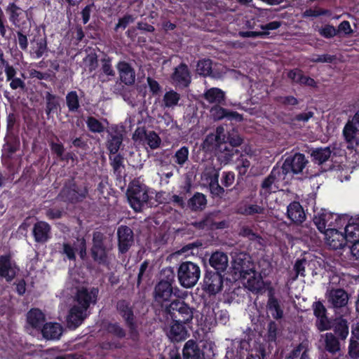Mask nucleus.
I'll return each mask as SVG.
<instances>
[{
	"instance_id": "nucleus-37",
	"label": "nucleus",
	"mask_w": 359,
	"mask_h": 359,
	"mask_svg": "<svg viewBox=\"0 0 359 359\" xmlns=\"http://www.w3.org/2000/svg\"><path fill=\"white\" fill-rule=\"evenodd\" d=\"M46 108L45 111L48 116L57 111L60 107L59 97L49 91L45 93Z\"/></svg>"
},
{
	"instance_id": "nucleus-7",
	"label": "nucleus",
	"mask_w": 359,
	"mask_h": 359,
	"mask_svg": "<svg viewBox=\"0 0 359 359\" xmlns=\"http://www.w3.org/2000/svg\"><path fill=\"white\" fill-rule=\"evenodd\" d=\"M180 290L177 287L170 286L165 283L158 282L154 287L153 297L154 303L160 306L163 311L167 304H169L172 300V297H179L177 294Z\"/></svg>"
},
{
	"instance_id": "nucleus-31",
	"label": "nucleus",
	"mask_w": 359,
	"mask_h": 359,
	"mask_svg": "<svg viewBox=\"0 0 359 359\" xmlns=\"http://www.w3.org/2000/svg\"><path fill=\"white\" fill-rule=\"evenodd\" d=\"M182 355L184 359H200L201 351L195 340L189 339L184 346Z\"/></svg>"
},
{
	"instance_id": "nucleus-63",
	"label": "nucleus",
	"mask_w": 359,
	"mask_h": 359,
	"mask_svg": "<svg viewBox=\"0 0 359 359\" xmlns=\"http://www.w3.org/2000/svg\"><path fill=\"white\" fill-rule=\"evenodd\" d=\"M337 32L332 25H327L320 30V34L326 39H330L336 36Z\"/></svg>"
},
{
	"instance_id": "nucleus-33",
	"label": "nucleus",
	"mask_w": 359,
	"mask_h": 359,
	"mask_svg": "<svg viewBox=\"0 0 359 359\" xmlns=\"http://www.w3.org/2000/svg\"><path fill=\"white\" fill-rule=\"evenodd\" d=\"M204 99L210 104H221L225 102L224 92L218 88H211L203 94Z\"/></svg>"
},
{
	"instance_id": "nucleus-45",
	"label": "nucleus",
	"mask_w": 359,
	"mask_h": 359,
	"mask_svg": "<svg viewBox=\"0 0 359 359\" xmlns=\"http://www.w3.org/2000/svg\"><path fill=\"white\" fill-rule=\"evenodd\" d=\"M334 335L341 340H344L348 334V325L345 319H340L334 327Z\"/></svg>"
},
{
	"instance_id": "nucleus-28",
	"label": "nucleus",
	"mask_w": 359,
	"mask_h": 359,
	"mask_svg": "<svg viewBox=\"0 0 359 359\" xmlns=\"http://www.w3.org/2000/svg\"><path fill=\"white\" fill-rule=\"evenodd\" d=\"M287 214L288 218L294 224H302L306 219V215L301 203H289Z\"/></svg>"
},
{
	"instance_id": "nucleus-46",
	"label": "nucleus",
	"mask_w": 359,
	"mask_h": 359,
	"mask_svg": "<svg viewBox=\"0 0 359 359\" xmlns=\"http://www.w3.org/2000/svg\"><path fill=\"white\" fill-rule=\"evenodd\" d=\"M212 62L210 59L200 60L196 66L197 73L203 76H211L212 73Z\"/></svg>"
},
{
	"instance_id": "nucleus-23",
	"label": "nucleus",
	"mask_w": 359,
	"mask_h": 359,
	"mask_svg": "<svg viewBox=\"0 0 359 359\" xmlns=\"http://www.w3.org/2000/svg\"><path fill=\"white\" fill-rule=\"evenodd\" d=\"M226 140V135L222 127H217L215 133L208 135L203 142V148L206 150H215Z\"/></svg>"
},
{
	"instance_id": "nucleus-60",
	"label": "nucleus",
	"mask_w": 359,
	"mask_h": 359,
	"mask_svg": "<svg viewBox=\"0 0 359 359\" xmlns=\"http://www.w3.org/2000/svg\"><path fill=\"white\" fill-rule=\"evenodd\" d=\"M348 354L353 359H359V342L351 339L348 346Z\"/></svg>"
},
{
	"instance_id": "nucleus-34",
	"label": "nucleus",
	"mask_w": 359,
	"mask_h": 359,
	"mask_svg": "<svg viewBox=\"0 0 359 359\" xmlns=\"http://www.w3.org/2000/svg\"><path fill=\"white\" fill-rule=\"evenodd\" d=\"M93 259L100 265H108V254L105 245L92 246L90 249Z\"/></svg>"
},
{
	"instance_id": "nucleus-10",
	"label": "nucleus",
	"mask_w": 359,
	"mask_h": 359,
	"mask_svg": "<svg viewBox=\"0 0 359 359\" xmlns=\"http://www.w3.org/2000/svg\"><path fill=\"white\" fill-rule=\"evenodd\" d=\"M224 273L207 269L203 278V290L209 294H216L223 288Z\"/></svg>"
},
{
	"instance_id": "nucleus-4",
	"label": "nucleus",
	"mask_w": 359,
	"mask_h": 359,
	"mask_svg": "<svg viewBox=\"0 0 359 359\" xmlns=\"http://www.w3.org/2000/svg\"><path fill=\"white\" fill-rule=\"evenodd\" d=\"M163 312L170 316L173 322L191 323L194 318L193 309L184 301L175 299L165 306Z\"/></svg>"
},
{
	"instance_id": "nucleus-11",
	"label": "nucleus",
	"mask_w": 359,
	"mask_h": 359,
	"mask_svg": "<svg viewBox=\"0 0 359 359\" xmlns=\"http://www.w3.org/2000/svg\"><path fill=\"white\" fill-rule=\"evenodd\" d=\"M98 294L97 287H93L90 290L81 287L76 293L74 305L87 312L91 304L97 303Z\"/></svg>"
},
{
	"instance_id": "nucleus-40",
	"label": "nucleus",
	"mask_w": 359,
	"mask_h": 359,
	"mask_svg": "<svg viewBox=\"0 0 359 359\" xmlns=\"http://www.w3.org/2000/svg\"><path fill=\"white\" fill-rule=\"evenodd\" d=\"M65 100L69 112H76L79 111L81 106L76 91L72 90L68 92L66 95Z\"/></svg>"
},
{
	"instance_id": "nucleus-25",
	"label": "nucleus",
	"mask_w": 359,
	"mask_h": 359,
	"mask_svg": "<svg viewBox=\"0 0 359 359\" xmlns=\"http://www.w3.org/2000/svg\"><path fill=\"white\" fill-rule=\"evenodd\" d=\"M120 79L126 86H133L135 82V72L131 65L126 61H119L116 65Z\"/></svg>"
},
{
	"instance_id": "nucleus-54",
	"label": "nucleus",
	"mask_w": 359,
	"mask_h": 359,
	"mask_svg": "<svg viewBox=\"0 0 359 359\" xmlns=\"http://www.w3.org/2000/svg\"><path fill=\"white\" fill-rule=\"evenodd\" d=\"M210 115L215 121L222 120L225 118V116H226L227 109L223 108L219 104H215L212 107L210 110Z\"/></svg>"
},
{
	"instance_id": "nucleus-1",
	"label": "nucleus",
	"mask_w": 359,
	"mask_h": 359,
	"mask_svg": "<svg viewBox=\"0 0 359 359\" xmlns=\"http://www.w3.org/2000/svg\"><path fill=\"white\" fill-rule=\"evenodd\" d=\"M116 314L128 328V339L135 343L140 341L138 320L135 313V307L130 300L118 299L114 304Z\"/></svg>"
},
{
	"instance_id": "nucleus-9",
	"label": "nucleus",
	"mask_w": 359,
	"mask_h": 359,
	"mask_svg": "<svg viewBox=\"0 0 359 359\" xmlns=\"http://www.w3.org/2000/svg\"><path fill=\"white\" fill-rule=\"evenodd\" d=\"M128 202H149L152 198L149 189L137 180L131 181L126 191Z\"/></svg>"
},
{
	"instance_id": "nucleus-20",
	"label": "nucleus",
	"mask_w": 359,
	"mask_h": 359,
	"mask_svg": "<svg viewBox=\"0 0 359 359\" xmlns=\"http://www.w3.org/2000/svg\"><path fill=\"white\" fill-rule=\"evenodd\" d=\"M32 235L35 242L46 243L51 238V226L44 221H39L34 224Z\"/></svg>"
},
{
	"instance_id": "nucleus-13",
	"label": "nucleus",
	"mask_w": 359,
	"mask_h": 359,
	"mask_svg": "<svg viewBox=\"0 0 359 359\" xmlns=\"http://www.w3.org/2000/svg\"><path fill=\"white\" fill-rule=\"evenodd\" d=\"M172 84L179 89H184L189 86L191 82V76L188 66L180 63L177 66L170 76Z\"/></svg>"
},
{
	"instance_id": "nucleus-39",
	"label": "nucleus",
	"mask_w": 359,
	"mask_h": 359,
	"mask_svg": "<svg viewBox=\"0 0 359 359\" xmlns=\"http://www.w3.org/2000/svg\"><path fill=\"white\" fill-rule=\"evenodd\" d=\"M62 248L59 250V253L62 255H65L67 259L69 261H76L77 252L76 243L74 242H64L61 245Z\"/></svg>"
},
{
	"instance_id": "nucleus-24",
	"label": "nucleus",
	"mask_w": 359,
	"mask_h": 359,
	"mask_svg": "<svg viewBox=\"0 0 359 359\" xmlns=\"http://www.w3.org/2000/svg\"><path fill=\"white\" fill-rule=\"evenodd\" d=\"M359 129L355 125L348 121L343 129V135L348 144V149L357 150L359 146V138L358 134Z\"/></svg>"
},
{
	"instance_id": "nucleus-52",
	"label": "nucleus",
	"mask_w": 359,
	"mask_h": 359,
	"mask_svg": "<svg viewBox=\"0 0 359 359\" xmlns=\"http://www.w3.org/2000/svg\"><path fill=\"white\" fill-rule=\"evenodd\" d=\"M86 125L88 130L92 133H101L104 130L103 124L94 116H88L86 120Z\"/></svg>"
},
{
	"instance_id": "nucleus-22",
	"label": "nucleus",
	"mask_w": 359,
	"mask_h": 359,
	"mask_svg": "<svg viewBox=\"0 0 359 359\" xmlns=\"http://www.w3.org/2000/svg\"><path fill=\"white\" fill-rule=\"evenodd\" d=\"M88 313L83 309L74 305L69 311L67 316V326L70 330H75L79 327L88 317Z\"/></svg>"
},
{
	"instance_id": "nucleus-35",
	"label": "nucleus",
	"mask_w": 359,
	"mask_h": 359,
	"mask_svg": "<svg viewBox=\"0 0 359 359\" xmlns=\"http://www.w3.org/2000/svg\"><path fill=\"white\" fill-rule=\"evenodd\" d=\"M344 232L348 242L359 241V219L348 220L344 229Z\"/></svg>"
},
{
	"instance_id": "nucleus-47",
	"label": "nucleus",
	"mask_w": 359,
	"mask_h": 359,
	"mask_svg": "<svg viewBox=\"0 0 359 359\" xmlns=\"http://www.w3.org/2000/svg\"><path fill=\"white\" fill-rule=\"evenodd\" d=\"M123 156L121 154H111L109 156L110 164L113 168L114 172L117 176H121V168L123 165Z\"/></svg>"
},
{
	"instance_id": "nucleus-32",
	"label": "nucleus",
	"mask_w": 359,
	"mask_h": 359,
	"mask_svg": "<svg viewBox=\"0 0 359 359\" xmlns=\"http://www.w3.org/2000/svg\"><path fill=\"white\" fill-rule=\"evenodd\" d=\"M6 12L8 15L9 21L15 27H19L21 20L23 18L24 11L15 2H11L6 8Z\"/></svg>"
},
{
	"instance_id": "nucleus-42",
	"label": "nucleus",
	"mask_w": 359,
	"mask_h": 359,
	"mask_svg": "<svg viewBox=\"0 0 359 359\" xmlns=\"http://www.w3.org/2000/svg\"><path fill=\"white\" fill-rule=\"evenodd\" d=\"M107 332L118 339H124L127 335L126 329L118 322H110L107 324Z\"/></svg>"
},
{
	"instance_id": "nucleus-41",
	"label": "nucleus",
	"mask_w": 359,
	"mask_h": 359,
	"mask_svg": "<svg viewBox=\"0 0 359 359\" xmlns=\"http://www.w3.org/2000/svg\"><path fill=\"white\" fill-rule=\"evenodd\" d=\"M325 348L327 351L335 353L340 349V344L337 337L332 333L325 334Z\"/></svg>"
},
{
	"instance_id": "nucleus-2",
	"label": "nucleus",
	"mask_w": 359,
	"mask_h": 359,
	"mask_svg": "<svg viewBox=\"0 0 359 359\" xmlns=\"http://www.w3.org/2000/svg\"><path fill=\"white\" fill-rule=\"evenodd\" d=\"M330 216V213L323 212L313 217V222L318 230L325 234L326 243L332 249H341L346 245L348 241L344 231H339L335 227L326 229L327 226H331L332 222L327 224Z\"/></svg>"
},
{
	"instance_id": "nucleus-38",
	"label": "nucleus",
	"mask_w": 359,
	"mask_h": 359,
	"mask_svg": "<svg viewBox=\"0 0 359 359\" xmlns=\"http://www.w3.org/2000/svg\"><path fill=\"white\" fill-rule=\"evenodd\" d=\"M189 150L186 146L181 147L172 156V159L179 167L182 168L189 161Z\"/></svg>"
},
{
	"instance_id": "nucleus-51",
	"label": "nucleus",
	"mask_w": 359,
	"mask_h": 359,
	"mask_svg": "<svg viewBox=\"0 0 359 359\" xmlns=\"http://www.w3.org/2000/svg\"><path fill=\"white\" fill-rule=\"evenodd\" d=\"M250 165V162L247 158H241L236 165V169L238 172V178L236 186L234 187V189L237 191H239V180L241 178L243 180V176L246 174L248 170Z\"/></svg>"
},
{
	"instance_id": "nucleus-62",
	"label": "nucleus",
	"mask_w": 359,
	"mask_h": 359,
	"mask_svg": "<svg viewBox=\"0 0 359 359\" xmlns=\"http://www.w3.org/2000/svg\"><path fill=\"white\" fill-rule=\"evenodd\" d=\"M50 150L53 154H55L60 159L64 154L65 147L64 144L61 142H50L49 143Z\"/></svg>"
},
{
	"instance_id": "nucleus-29",
	"label": "nucleus",
	"mask_w": 359,
	"mask_h": 359,
	"mask_svg": "<svg viewBox=\"0 0 359 359\" xmlns=\"http://www.w3.org/2000/svg\"><path fill=\"white\" fill-rule=\"evenodd\" d=\"M348 294L344 289L331 290L329 293L328 301L334 308L345 306L348 302Z\"/></svg>"
},
{
	"instance_id": "nucleus-18",
	"label": "nucleus",
	"mask_w": 359,
	"mask_h": 359,
	"mask_svg": "<svg viewBox=\"0 0 359 359\" xmlns=\"http://www.w3.org/2000/svg\"><path fill=\"white\" fill-rule=\"evenodd\" d=\"M187 323L173 322L172 320L167 332L168 339L172 342H180L186 340L189 337V333L187 327Z\"/></svg>"
},
{
	"instance_id": "nucleus-3",
	"label": "nucleus",
	"mask_w": 359,
	"mask_h": 359,
	"mask_svg": "<svg viewBox=\"0 0 359 359\" xmlns=\"http://www.w3.org/2000/svg\"><path fill=\"white\" fill-rule=\"evenodd\" d=\"M292 175L282 163L278 162L272 168L270 174L264 178L261 184L262 190L265 193L276 192L282 190L288 184L292 178Z\"/></svg>"
},
{
	"instance_id": "nucleus-21",
	"label": "nucleus",
	"mask_w": 359,
	"mask_h": 359,
	"mask_svg": "<svg viewBox=\"0 0 359 359\" xmlns=\"http://www.w3.org/2000/svg\"><path fill=\"white\" fill-rule=\"evenodd\" d=\"M208 263L213 271L225 273L229 266V257L226 253L216 250L210 255Z\"/></svg>"
},
{
	"instance_id": "nucleus-59",
	"label": "nucleus",
	"mask_w": 359,
	"mask_h": 359,
	"mask_svg": "<svg viewBox=\"0 0 359 359\" xmlns=\"http://www.w3.org/2000/svg\"><path fill=\"white\" fill-rule=\"evenodd\" d=\"M336 60V56L329 54H323V55H313L311 61L312 62H327V63H332Z\"/></svg>"
},
{
	"instance_id": "nucleus-36",
	"label": "nucleus",
	"mask_w": 359,
	"mask_h": 359,
	"mask_svg": "<svg viewBox=\"0 0 359 359\" xmlns=\"http://www.w3.org/2000/svg\"><path fill=\"white\" fill-rule=\"evenodd\" d=\"M332 151L329 147L316 148L312 150L311 156L315 163L322 165L330 157Z\"/></svg>"
},
{
	"instance_id": "nucleus-48",
	"label": "nucleus",
	"mask_w": 359,
	"mask_h": 359,
	"mask_svg": "<svg viewBox=\"0 0 359 359\" xmlns=\"http://www.w3.org/2000/svg\"><path fill=\"white\" fill-rule=\"evenodd\" d=\"M101 71L102 73L109 77V80L115 76V71L111 65L112 58L107 55L101 60Z\"/></svg>"
},
{
	"instance_id": "nucleus-53",
	"label": "nucleus",
	"mask_w": 359,
	"mask_h": 359,
	"mask_svg": "<svg viewBox=\"0 0 359 359\" xmlns=\"http://www.w3.org/2000/svg\"><path fill=\"white\" fill-rule=\"evenodd\" d=\"M257 273L255 275L252 273L248 275L247 278V286L248 289L252 292H258L262 288V280L261 278H256Z\"/></svg>"
},
{
	"instance_id": "nucleus-15",
	"label": "nucleus",
	"mask_w": 359,
	"mask_h": 359,
	"mask_svg": "<svg viewBox=\"0 0 359 359\" xmlns=\"http://www.w3.org/2000/svg\"><path fill=\"white\" fill-rule=\"evenodd\" d=\"M307 163L305 155L299 152L289 155L283 163L292 176L302 172Z\"/></svg>"
},
{
	"instance_id": "nucleus-17",
	"label": "nucleus",
	"mask_w": 359,
	"mask_h": 359,
	"mask_svg": "<svg viewBox=\"0 0 359 359\" xmlns=\"http://www.w3.org/2000/svg\"><path fill=\"white\" fill-rule=\"evenodd\" d=\"M313 315L316 318V325L320 332L330 330V322L327 316V309L320 301L314 302L312 305Z\"/></svg>"
},
{
	"instance_id": "nucleus-43",
	"label": "nucleus",
	"mask_w": 359,
	"mask_h": 359,
	"mask_svg": "<svg viewBox=\"0 0 359 359\" xmlns=\"http://www.w3.org/2000/svg\"><path fill=\"white\" fill-rule=\"evenodd\" d=\"M219 169L210 165L205 168L203 172L202 179L209 184L217 182L219 180Z\"/></svg>"
},
{
	"instance_id": "nucleus-50",
	"label": "nucleus",
	"mask_w": 359,
	"mask_h": 359,
	"mask_svg": "<svg viewBox=\"0 0 359 359\" xmlns=\"http://www.w3.org/2000/svg\"><path fill=\"white\" fill-rule=\"evenodd\" d=\"M158 282H164L167 285L174 286L175 283V273L171 267L163 269L161 272V277Z\"/></svg>"
},
{
	"instance_id": "nucleus-19",
	"label": "nucleus",
	"mask_w": 359,
	"mask_h": 359,
	"mask_svg": "<svg viewBox=\"0 0 359 359\" xmlns=\"http://www.w3.org/2000/svg\"><path fill=\"white\" fill-rule=\"evenodd\" d=\"M215 156L220 164L226 165L230 161H233L235 156H241L239 150L237 148H233L228 146L226 140L222 142L218 148H216Z\"/></svg>"
},
{
	"instance_id": "nucleus-30",
	"label": "nucleus",
	"mask_w": 359,
	"mask_h": 359,
	"mask_svg": "<svg viewBox=\"0 0 359 359\" xmlns=\"http://www.w3.org/2000/svg\"><path fill=\"white\" fill-rule=\"evenodd\" d=\"M43 337L46 339H57L62 335V327L57 323H46L41 329Z\"/></svg>"
},
{
	"instance_id": "nucleus-61",
	"label": "nucleus",
	"mask_w": 359,
	"mask_h": 359,
	"mask_svg": "<svg viewBox=\"0 0 359 359\" xmlns=\"http://www.w3.org/2000/svg\"><path fill=\"white\" fill-rule=\"evenodd\" d=\"M84 62L88 65L90 72L95 70L97 67V55L95 53L88 54L84 58Z\"/></svg>"
},
{
	"instance_id": "nucleus-14",
	"label": "nucleus",
	"mask_w": 359,
	"mask_h": 359,
	"mask_svg": "<svg viewBox=\"0 0 359 359\" xmlns=\"http://www.w3.org/2000/svg\"><path fill=\"white\" fill-rule=\"evenodd\" d=\"M118 250L121 254L126 253L134 243L133 230L126 225H121L117 229Z\"/></svg>"
},
{
	"instance_id": "nucleus-27",
	"label": "nucleus",
	"mask_w": 359,
	"mask_h": 359,
	"mask_svg": "<svg viewBox=\"0 0 359 359\" xmlns=\"http://www.w3.org/2000/svg\"><path fill=\"white\" fill-rule=\"evenodd\" d=\"M266 309L276 320L281 319L283 316V311L280 306L279 300L275 297L273 290L268 293Z\"/></svg>"
},
{
	"instance_id": "nucleus-58",
	"label": "nucleus",
	"mask_w": 359,
	"mask_h": 359,
	"mask_svg": "<svg viewBox=\"0 0 359 359\" xmlns=\"http://www.w3.org/2000/svg\"><path fill=\"white\" fill-rule=\"evenodd\" d=\"M135 18L132 15H125L123 18L118 19V23L115 25L114 31L118 32L120 28L125 29L128 25L130 23L133 22Z\"/></svg>"
},
{
	"instance_id": "nucleus-16",
	"label": "nucleus",
	"mask_w": 359,
	"mask_h": 359,
	"mask_svg": "<svg viewBox=\"0 0 359 359\" xmlns=\"http://www.w3.org/2000/svg\"><path fill=\"white\" fill-rule=\"evenodd\" d=\"M18 271L19 268L12 262L10 254L0 255V277L10 283L15 278Z\"/></svg>"
},
{
	"instance_id": "nucleus-64",
	"label": "nucleus",
	"mask_w": 359,
	"mask_h": 359,
	"mask_svg": "<svg viewBox=\"0 0 359 359\" xmlns=\"http://www.w3.org/2000/svg\"><path fill=\"white\" fill-rule=\"evenodd\" d=\"M9 81H11L9 86L12 90L20 89V90L24 91L26 89V83L20 78L16 77L11 79Z\"/></svg>"
},
{
	"instance_id": "nucleus-5",
	"label": "nucleus",
	"mask_w": 359,
	"mask_h": 359,
	"mask_svg": "<svg viewBox=\"0 0 359 359\" xmlns=\"http://www.w3.org/2000/svg\"><path fill=\"white\" fill-rule=\"evenodd\" d=\"M200 276L201 269L197 264L189 261L180 263L177 269V278L181 286L184 288L193 287Z\"/></svg>"
},
{
	"instance_id": "nucleus-55",
	"label": "nucleus",
	"mask_w": 359,
	"mask_h": 359,
	"mask_svg": "<svg viewBox=\"0 0 359 359\" xmlns=\"http://www.w3.org/2000/svg\"><path fill=\"white\" fill-rule=\"evenodd\" d=\"M226 142H227L228 146L231 147H232L233 148H237L242 144L243 140L238 134L232 132L229 133L228 136H226Z\"/></svg>"
},
{
	"instance_id": "nucleus-57",
	"label": "nucleus",
	"mask_w": 359,
	"mask_h": 359,
	"mask_svg": "<svg viewBox=\"0 0 359 359\" xmlns=\"http://www.w3.org/2000/svg\"><path fill=\"white\" fill-rule=\"evenodd\" d=\"M47 41L46 37L41 38L36 41V49L34 51L36 58L39 59L41 57L44 53L47 51Z\"/></svg>"
},
{
	"instance_id": "nucleus-49",
	"label": "nucleus",
	"mask_w": 359,
	"mask_h": 359,
	"mask_svg": "<svg viewBox=\"0 0 359 359\" xmlns=\"http://www.w3.org/2000/svg\"><path fill=\"white\" fill-rule=\"evenodd\" d=\"M123 142L121 135H112L111 139L107 141V147L110 154H116L120 149Z\"/></svg>"
},
{
	"instance_id": "nucleus-44",
	"label": "nucleus",
	"mask_w": 359,
	"mask_h": 359,
	"mask_svg": "<svg viewBox=\"0 0 359 359\" xmlns=\"http://www.w3.org/2000/svg\"><path fill=\"white\" fill-rule=\"evenodd\" d=\"M180 95L174 90L167 91L163 96V101L165 107L170 108L178 104Z\"/></svg>"
},
{
	"instance_id": "nucleus-12",
	"label": "nucleus",
	"mask_w": 359,
	"mask_h": 359,
	"mask_svg": "<svg viewBox=\"0 0 359 359\" xmlns=\"http://www.w3.org/2000/svg\"><path fill=\"white\" fill-rule=\"evenodd\" d=\"M133 139L135 142H140L147 144L151 149L158 148L161 140L158 135L154 130H147L145 127H137L133 135Z\"/></svg>"
},
{
	"instance_id": "nucleus-8",
	"label": "nucleus",
	"mask_w": 359,
	"mask_h": 359,
	"mask_svg": "<svg viewBox=\"0 0 359 359\" xmlns=\"http://www.w3.org/2000/svg\"><path fill=\"white\" fill-rule=\"evenodd\" d=\"M232 271L233 275L241 279L247 278L248 275H255L253 264L247 254L241 253L233 257L232 262Z\"/></svg>"
},
{
	"instance_id": "nucleus-56",
	"label": "nucleus",
	"mask_w": 359,
	"mask_h": 359,
	"mask_svg": "<svg viewBox=\"0 0 359 359\" xmlns=\"http://www.w3.org/2000/svg\"><path fill=\"white\" fill-rule=\"evenodd\" d=\"M278 325L276 322L271 320L267 326V340L270 342L276 341L278 334Z\"/></svg>"
},
{
	"instance_id": "nucleus-26",
	"label": "nucleus",
	"mask_w": 359,
	"mask_h": 359,
	"mask_svg": "<svg viewBox=\"0 0 359 359\" xmlns=\"http://www.w3.org/2000/svg\"><path fill=\"white\" fill-rule=\"evenodd\" d=\"M45 320V315L39 309H31L27 313V323L34 329L41 330Z\"/></svg>"
},
{
	"instance_id": "nucleus-6",
	"label": "nucleus",
	"mask_w": 359,
	"mask_h": 359,
	"mask_svg": "<svg viewBox=\"0 0 359 359\" xmlns=\"http://www.w3.org/2000/svg\"><path fill=\"white\" fill-rule=\"evenodd\" d=\"M88 194L86 184H78L74 180L65 183L59 196L64 202H83Z\"/></svg>"
}]
</instances>
